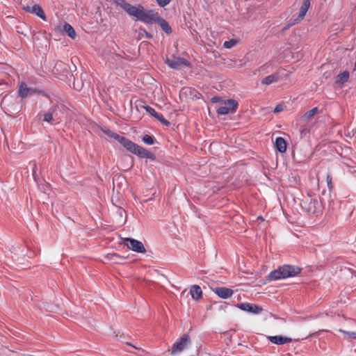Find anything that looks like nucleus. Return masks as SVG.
<instances>
[{
    "label": "nucleus",
    "mask_w": 356,
    "mask_h": 356,
    "mask_svg": "<svg viewBox=\"0 0 356 356\" xmlns=\"http://www.w3.org/2000/svg\"><path fill=\"white\" fill-rule=\"evenodd\" d=\"M114 2L129 15L136 17L138 20L146 24L157 23L166 33L172 32V29L167 21L160 17L157 13L152 10L145 11L142 6H132L124 0H114Z\"/></svg>",
    "instance_id": "f257e3e1"
},
{
    "label": "nucleus",
    "mask_w": 356,
    "mask_h": 356,
    "mask_svg": "<svg viewBox=\"0 0 356 356\" xmlns=\"http://www.w3.org/2000/svg\"><path fill=\"white\" fill-rule=\"evenodd\" d=\"M101 130L107 136L118 141L127 151L130 152L131 153L136 154L138 156L141 157V158H145V159H154V155L152 152H150L147 149H145L144 147L139 146L138 145L134 143V142L129 140L128 138H127L124 136H122L118 134L117 133H115V132L112 131L111 130H110L107 128H105V127L102 128Z\"/></svg>",
    "instance_id": "f03ea898"
},
{
    "label": "nucleus",
    "mask_w": 356,
    "mask_h": 356,
    "mask_svg": "<svg viewBox=\"0 0 356 356\" xmlns=\"http://www.w3.org/2000/svg\"><path fill=\"white\" fill-rule=\"evenodd\" d=\"M300 271L301 269L298 266L284 265L278 269L272 271L268 277L270 280H277L296 276L299 274Z\"/></svg>",
    "instance_id": "7ed1b4c3"
},
{
    "label": "nucleus",
    "mask_w": 356,
    "mask_h": 356,
    "mask_svg": "<svg viewBox=\"0 0 356 356\" xmlns=\"http://www.w3.org/2000/svg\"><path fill=\"white\" fill-rule=\"evenodd\" d=\"M238 102L234 99H228L224 102V106H220L217 109L219 115H227L234 113L238 108Z\"/></svg>",
    "instance_id": "20e7f679"
},
{
    "label": "nucleus",
    "mask_w": 356,
    "mask_h": 356,
    "mask_svg": "<svg viewBox=\"0 0 356 356\" xmlns=\"http://www.w3.org/2000/svg\"><path fill=\"white\" fill-rule=\"evenodd\" d=\"M124 243L127 246V248L132 251L138 252V253H145L146 252L145 248L142 242L131 238H126L124 240Z\"/></svg>",
    "instance_id": "39448f33"
},
{
    "label": "nucleus",
    "mask_w": 356,
    "mask_h": 356,
    "mask_svg": "<svg viewBox=\"0 0 356 356\" xmlns=\"http://www.w3.org/2000/svg\"><path fill=\"white\" fill-rule=\"evenodd\" d=\"M190 343V337L184 334L179 341L175 342L172 348V354H177L184 350Z\"/></svg>",
    "instance_id": "423d86ee"
},
{
    "label": "nucleus",
    "mask_w": 356,
    "mask_h": 356,
    "mask_svg": "<svg viewBox=\"0 0 356 356\" xmlns=\"http://www.w3.org/2000/svg\"><path fill=\"white\" fill-rule=\"evenodd\" d=\"M166 63L172 69L180 70L184 66H189L190 63L185 58L180 57H174L172 58H168L166 60Z\"/></svg>",
    "instance_id": "0eeeda50"
},
{
    "label": "nucleus",
    "mask_w": 356,
    "mask_h": 356,
    "mask_svg": "<svg viewBox=\"0 0 356 356\" xmlns=\"http://www.w3.org/2000/svg\"><path fill=\"white\" fill-rule=\"evenodd\" d=\"M237 307L243 311H245L252 314H259L263 310V309L261 307L257 305L248 302L238 304L237 305Z\"/></svg>",
    "instance_id": "6e6552de"
},
{
    "label": "nucleus",
    "mask_w": 356,
    "mask_h": 356,
    "mask_svg": "<svg viewBox=\"0 0 356 356\" xmlns=\"http://www.w3.org/2000/svg\"><path fill=\"white\" fill-rule=\"evenodd\" d=\"M23 9L28 13L36 15L43 20H46V16L44 13V11L39 5L35 4L32 6H24Z\"/></svg>",
    "instance_id": "1a4fd4ad"
},
{
    "label": "nucleus",
    "mask_w": 356,
    "mask_h": 356,
    "mask_svg": "<svg viewBox=\"0 0 356 356\" xmlns=\"http://www.w3.org/2000/svg\"><path fill=\"white\" fill-rule=\"evenodd\" d=\"M56 108H52L48 112L44 114V121L51 124H56L60 122V120L56 118Z\"/></svg>",
    "instance_id": "9d476101"
},
{
    "label": "nucleus",
    "mask_w": 356,
    "mask_h": 356,
    "mask_svg": "<svg viewBox=\"0 0 356 356\" xmlns=\"http://www.w3.org/2000/svg\"><path fill=\"white\" fill-rule=\"evenodd\" d=\"M213 291L217 296L223 299L229 298L234 294V291L227 287H216L213 289Z\"/></svg>",
    "instance_id": "9b49d317"
},
{
    "label": "nucleus",
    "mask_w": 356,
    "mask_h": 356,
    "mask_svg": "<svg viewBox=\"0 0 356 356\" xmlns=\"http://www.w3.org/2000/svg\"><path fill=\"white\" fill-rule=\"evenodd\" d=\"M310 6L311 0H303V2L300 8L298 15L297 18L295 19L296 22H299L304 19L307 12L310 8Z\"/></svg>",
    "instance_id": "f8f14e48"
},
{
    "label": "nucleus",
    "mask_w": 356,
    "mask_h": 356,
    "mask_svg": "<svg viewBox=\"0 0 356 356\" xmlns=\"http://www.w3.org/2000/svg\"><path fill=\"white\" fill-rule=\"evenodd\" d=\"M36 92V90L29 88L27 85L22 82L19 86V95L22 98H26Z\"/></svg>",
    "instance_id": "ddd939ff"
},
{
    "label": "nucleus",
    "mask_w": 356,
    "mask_h": 356,
    "mask_svg": "<svg viewBox=\"0 0 356 356\" xmlns=\"http://www.w3.org/2000/svg\"><path fill=\"white\" fill-rule=\"evenodd\" d=\"M268 339L270 342L277 345H283L292 341L291 338L283 336H269Z\"/></svg>",
    "instance_id": "4468645a"
},
{
    "label": "nucleus",
    "mask_w": 356,
    "mask_h": 356,
    "mask_svg": "<svg viewBox=\"0 0 356 356\" xmlns=\"http://www.w3.org/2000/svg\"><path fill=\"white\" fill-rule=\"evenodd\" d=\"M190 293L195 301H199L202 298V291L200 286L194 284L191 286Z\"/></svg>",
    "instance_id": "2eb2a0df"
},
{
    "label": "nucleus",
    "mask_w": 356,
    "mask_h": 356,
    "mask_svg": "<svg viewBox=\"0 0 356 356\" xmlns=\"http://www.w3.org/2000/svg\"><path fill=\"white\" fill-rule=\"evenodd\" d=\"M320 208V204L317 200L311 199L307 211L309 213L316 214L318 213V209Z\"/></svg>",
    "instance_id": "dca6fc26"
},
{
    "label": "nucleus",
    "mask_w": 356,
    "mask_h": 356,
    "mask_svg": "<svg viewBox=\"0 0 356 356\" xmlns=\"http://www.w3.org/2000/svg\"><path fill=\"white\" fill-rule=\"evenodd\" d=\"M275 147L280 152H285L286 150V143L284 138L278 137L275 140Z\"/></svg>",
    "instance_id": "f3484780"
},
{
    "label": "nucleus",
    "mask_w": 356,
    "mask_h": 356,
    "mask_svg": "<svg viewBox=\"0 0 356 356\" xmlns=\"http://www.w3.org/2000/svg\"><path fill=\"white\" fill-rule=\"evenodd\" d=\"M279 80V75L277 74H270L266 76L261 80V83L264 85H270L273 83L277 82Z\"/></svg>",
    "instance_id": "a211bd4d"
},
{
    "label": "nucleus",
    "mask_w": 356,
    "mask_h": 356,
    "mask_svg": "<svg viewBox=\"0 0 356 356\" xmlns=\"http://www.w3.org/2000/svg\"><path fill=\"white\" fill-rule=\"evenodd\" d=\"M63 31L70 36L71 38L74 39L76 38V33L74 28L69 24L65 23L63 26Z\"/></svg>",
    "instance_id": "6ab92c4d"
},
{
    "label": "nucleus",
    "mask_w": 356,
    "mask_h": 356,
    "mask_svg": "<svg viewBox=\"0 0 356 356\" xmlns=\"http://www.w3.org/2000/svg\"><path fill=\"white\" fill-rule=\"evenodd\" d=\"M348 78H349L348 72L344 71V72L340 73L337 76V79L336 82L339 84H343L348 80Z\"/></svg>",
    "instance_id": "aec40b11"
},
{
    "label": "nucleus",
    "mask_w": 356,
    "mask_h": 356,
    "mask_svg": "<svg viewBox=\"0 0 356 356\" xmlns=\"http://www.w3.org/2000/svg\"><path fill=\"white\" fill-rule=\"evenodd\" d=\"M318 113V108L317 107H314L312 109H311L310 111L306 112L303 115H302V119L304 120H309L310 118H312L314 115H316V113Z\"/></svg>",
    "instance_id": "412c9836"
},
{
    "label": "nucleus",
    "mask_w": 356,
    "mask_h": 356,
    "mask_svg": "<svg viewBox=\"0 0 356 356\" xmlns=\"http://www.w3.org/2000/svg\"><path fill=\"white\" fill-rule=\"evenodd\" d=\"M237 44V40L235 39H231L229 40L225 41L223 43V47L226 49H231L234 46Z\"/></svg>",
    "instance_id": "4be33fe9"
},
{
    "label": "nucleus",
    "mask_w": 356,
    "mask_h": 356,
    "mask_svg": "<svg viewBox=\"0 0 356 356\" xmlns=\"http://www.w3.org/2000/svg\"><path fill=\"white\" fill-rule=\"evenodd\" d=\"M143 141L147 145H152L154 143V138L152 136L146 134L143 137Z\"/></svg>",
    "instance_id": "5701e85b"
},
{
    "label": "nucleus",
    "mask_w": 356,
    "mask_h": 356,
    "mask_svg": "<svg viewBox=\"0 0 356 356\" xmlns=\"http://www.w3.org/2000/svg\"><path fill=\"white\" fill-rule=\"evenodd\" d=\"M339 332L345 334L348 339H356V332H347L343 330H339Z\"/></svg>",
    "instance_id": "b1692460"
},
{
    "label": "nucleus",
    "mask_w": 356,
    "mask_h": 356,
    "mask_svg": "<svg viewBox=\"0 0 356 356\" xmlns=\"http://www.w3.org/2000/svg\"><path fill=\"white\" fill-rule=\"evenodd\" d=\"M156 118L158 120H159L163 124H164L165 126H169L170 125V122L168 121L167 120H165L162 115L159 113L157 117H156Z\"/></svg>",
    "instance_id": "393cba45"
},
{
    "label": "nucleus",
    "mask_w": 356,
    "mask_h": 356,
    "mask_svg": "<svg viewBox=\"0 0 356 356\" xmlns=\"http://www.w3.org/2000/svg\"><path fill=\"white\" fill-rule=\"evenodd\" d=\"M155 1L160 7L163 8V7L166 6L167 5H168L172 0H155Z\"/></svg>",
    "instance_id": "a878e982"
},
{
    "label": "nucleus",
    "mask_w": 356,
    "mask_h": 356,
    "mask_svg": "<svg viewBox=\"0 0 356 356\" xmlns=\"http://www.w3.org/2000/svg\"><path fill=\"white\" fill-rule=\"evenodd\" d=\"M145 110L147 113H149L151 115L154 116L155 118L158 115V113L152 107L150 106H146Z\"/></svg>",
    "instance_id": "bb28decb"
},
{
    "label": "nucleus",
    "mask_w": 356,
    "mask_h": 356,
    "mask_svg": "<svg viewBox=\"0 0 356 356\" xmlns=\"http://www.w3.org/2000/svg\"><path fill=\"white\" fill-rule=\"evenodd\" d=\"M332 176L330 174H328L326 177V181H327V187L330 191H331L333 188V184H332Z\"/></svg>",
    "instance_id": "cd10ccee"
},
{
    "label": "nucleus",
    "mask_w": 356,
    "mask_h": 356,
    "mask_svg": "<svg viewBox=\"0 0 356 356\" xmlns=\"http://www.w3.org/2000/svg\"><path fill=\"white\" fill-rule=\"evenodd\" d=\"M133 348L134 349L137 350L138 352H132V353H134L135 355H143L145 354L144 350H141L140 348H136V347H133Z\"/></svg>",
    "instance_id": "c85d7f7f"
},
{
    "label": "nucleus",
    "mask_w": 356,
    "mask_h": 356,
    "mask_svg": "<svg viewBox=\"0 0 356 356\" xmlns=\"http://www.w3.org/2000/svg\"><path fill=\"white\" fill-rule=\"evenodd\" d=\"M297 22H296V21L294 20V22L293 23H291V24H288L286 26H284L283 29H282V31H286L287 29H289L291 26L294 25L295 24H296Z\"/></svg>",
    "instance_id": "c756f323"
},
{
    "label": "nucleus",
    "mask_w": 356,
    "mask_h": 356,
    "mask_svg": "<svg viewBox=\"0 0 356 356\" xmlns=\"http://www.w3.org/2000/svg\"><path fill=\"white\" fill-rule=\"evenodd\" d=\"M282 110V106H280V105H277V106L274 108V112H275V113H279V112H280Z\"/></svg>",
    "instance_id": "7c9ffc66"
},
{
    "label": "nucleus",
    "mask_w": 356,
    "mask_h": 356,
    "mask_svg": "<svg viewBox=\"0 0 356 356\" xmlns=\"http://www.w3.org/2000/svg\"><path fill=\"white\" fill-rule=\"evenodd\" d=\"M120 257V256L117 254H113L111 255V259L115 260L116 258Z\"/></svg>",
    "instance_id": "2f4dec72"
},
{
    "label": "nucleus",
    "mask_w": 356,
    "mask_h": 356,
    "mask_svg": "<svg viewBox=\"0 0 356 356\" xmlns=\"http://www.w3.org/2000/svg\"><path fill=\"white\" fill-rule=\"evenodd\" d=\"M220 101V97H214L212 98V102H218Z\"/></svg>",
    "instance_id": "473e14b6"
},
{
    "label": "nucleus",
    "mask_w": 356,
    "mask_h": 356,
    "mask_svg": "<svg viewBox=\"0 0 356 356\" xmlns=\"http://www.w3.org/2000/svg\"><path fill=\"white\" fill-rule=\"evenodd\" d=\"M3 350H6V351H8V352H13V353H14V351H13V350H8V349H7V348H3Z\"/></svg>",
    "instance_id": "72a5a7b5"
},
{
    "label": "nucleus",
    "mask_w": 356,
    "mask_h": 356,
    "mask_svg": "<svg viewBox=\"0 0 356 356\" xmlns=\"http://www.w3.org/2000/svg\"><path fill=\"white\" fill-rule=\"evenodd\" d=\"M3 353H4V354H6V355H8V354H9V353H7V352H3Z\"/></svg>",
    "instance_id": "f704fd0d"
}]
</instances>
